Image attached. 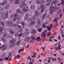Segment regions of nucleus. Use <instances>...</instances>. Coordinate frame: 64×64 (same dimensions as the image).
Returning <instances> with one entry per match:
<instances>
[{
	"instance_id": "1",
	"label": "nucleus",
	"mask_w": 64,
	"mask_h": 64,
	"mask_svg": "<svg viewBox=\"0 0 64 64\" xmlns=\"http://www.w3.org/2000/svg\"><path fill=\"white\" fill-rule=\"evenodd\" d=\"M36 19V17H33L32 18H29V20H30V21L31 23L30 24H28V27L32 28L33 27V25H34L35 23V21H34V20H35Z\"/></svg>"
},
{
	"instance_id": "2",
	"label": "nucleus",
	"mask_w": 64,
	"mask_h": 64,
	"mask_svg": "<svg viewBox=\"0 0 64 64\" xmlns=\"http://www.w3.org/2000/svg\"><path fill=\"white\" fill-rule=\"evenodd\" d=\"M6 25L8 26H11L13 24L12 21L10 20L6 21Z\"/></svg>"
},
{
	"instance_id": "3",
	"label": "nucleus",
	"mask_w": 64,
	"mask_h": 64,
	"mask_svg": "<svg viewBox=\"0 0 64 64\" xmlns=\"http://www.w3.org/2000/svg\"><path fill=\"white\" fill-rule=\"evenodd\" d=\"M47 32V30H45L43 32H42L41 33V36L43 38H45L46 36V33Z\"/></svg>"
},
{
	"instance_id": "4",
	"label": "nucleus",
	"mask_w": 64,
	"mask_h": 64,
	"mask_svg": "<svg viewBox=\"0 0 64 64\" xmlns=\"http://www.w3.org/2000/svg\"><path fill=\"white\" fill-rule=\"evenodd\" d=\"M50 10H52L54 12H55L56 11H57L58 8L56 7L51 6L50 8Z\"/></svg>"
},
{
	"instance_id": "5",
	"label": "nucleus",
	"mask_w": 64,
	"mask_h": 64,
	"mask_svg": "<svg viewBox=\"0 0 64 64\" xmlns=\"http://www.w3.org/2000/svg\"><path fill=\"white\" fill-rule=\"evenodd\" d=\"M29 13H27L25 15V18H24V20L25 21H26L28 19V18H29Z\"/></svg>"
},
{
	"instance_id": "6",
	"label": "nucleus",
	"mask_w": 64,
	"mask_h": 64,
	"mask_svg": "<svg viewBox=\"0 0 64 64\" xmlns=\"http://www.w3.org/2000/svg\"><path fill=\"white\" fill-rule=\"evenodd\" d=\"M2 48H3V49L2 50V51H4L6 48H7V47H6L5 45H4L1 46L0 47V49H2Z\"/></svg>"
},
{
	"instance_id": "7",
	"label": "nucleus",
	"mask_w": 64,
	"mask_h": 64,
	"mask_svg": "<svg viewBox=\"0 0 64 64\" xmlns=\"http://www.w3.org/2000/svg\"><path fill=\"white\" fill-rule=\"evenodd\" d=\"M41 9L42 10L40 12V13H42L44 11V5H42V4L41 5Z\"/></svg>"
},
{
	"instance_id": "8",
	"label": "nucleus",
	"mask_w": 64,
	"mask_h": 64,
	"mask_svg": "<svg viewBox=\"0 0 64 64\" xmlns=\"http://www.w3.org/2000/svg\"><path fill=\"white\" fill-rule=\"evenodd\" d=\"M29 33L28 32H25L23 34V35L22 36L23 37H26L28 35Z\"/></svg>"
},
{
	"instance_id": "9",
	"label": "nucleus",
	"mask_w": 64,
	"mask_h": 64,
	"mask_svg": "<svg viewBox=\"0 0 64 64\" xmlns=\"http://www.w3.org/2000/svg\"><path fill=\"white\" fill-rule=\"evenodd\" d=\"M31 33L32 34H35L36 33V30L34 28H32L31 30Z\"/></svg>"
},
{
	"instance_id": "10",
	"label": "nucleus",
	"mask_w": 64,
	"mask_h": 64,
	"mask_svg": "<svg viewBox=\"0 0 64 64\" xmlns=\"http://www.w3.org/2000/svg\"><path fill=\"white\" fill-rule=\"evenodd\" d=\"M26 6V4H21L20 5V8H25Z\"/></svg>"
},
{
	"instance_id": "11",
	"label": "nucleus",
	"mask_w": 64,
	"mask_h": 64,
	"mask_svg": "<svg viewBox=\"0 0 64 64\" xmlns=\"http://www.w3.org/2000/svg\"><path fill=\"white\" fill-rule=\"evenodd\" d=\"M31 37H27L24 40V41L25 42L28 41L29 40L31 39Z\"/></svg>"
},
{
	"instance_id": "12",
	"label": "nucleus",
	"mask_w": 64,
	"mask_h": 64,
	"mask_svg": "<svg viewBox=\"0 0 64 64\" xmlns=\"http://www.w3.org/2000/svg\"><path fill=\"white\" fill-rule=\"evenodd\" d=\"M15 45V43H12V44H10L9 47L10 48H12V47H14Z\"/></svg>"
},
{
	"instance_id": "13",
	"label": "nucleus",
	"mask_w": 64,
	"mask_h": 64,
	"mask_svg": "<svg viewBox=\"0 0 64 64\" xmlns=\"http://www.w3.org/2000/svg\"><path fill=\"white\" fill-rule=\"evenodd\" d=\"M19 18V16H17L16 18H14L13 19V21L15 22L16 21V20H18Z\"/></svg>"
},
{
	"instance_id": "14",
	"label": "nucleus",
	"mask_w": 64,
	"mask_h": 64,
	"mask_svg": "<svg viewBox=\"0 0 64 64\" xmlns=\"http://www.w3.org/2000/svg\"><path fill=\"white\" fill-rule=\"evenodd\" d=\"M16 42V40L14 39H13L12 40H11L10 42L11 43H15V42Z\"/></svg>"
},
{
	"instance_id": "15",
	"label": "nucleus",
	"mask_w": 64,
	"mask_h": 64,
	"mask_svg": "<svg viewBox=\"0 0 64 64\" xmlns=\"http://www.w3.org/2000/svg\"><path fill=\"white\" fill-rule=\"evenodd\" d=\"M30 7L31 9H34L35 8V6L34 5H30Z\"/></svg>"
},
{
	"instance_id": "16",
	"label": "nucleus",
	"mask_w": 64,
	"mask_h": 64,
	"mask_svg": "<svg viewBox=\"0 0 64 64\" xmlns=\"http://www.w3.org/2000/svg\"><path fill=\"white\" fill-rule=\"evenodd\" d=\"M58 2V0H55L51 4V5H53V4H54L55 5H56V3H57Z\"/></svg>"
},
{
	"instance_id": "17",
	"label": "nucleus",
	"mask_w": 64,
	"mask_h": 64,
	"mask_svg": "<svg viewBox=\"0 0 64 64\" xmlns=\"http://www.w3.org/2000/svg\"><path fill=\"white\" fill-rule=\"evenodd\" d=\"M9 33L11 34H13L15 33V32L13 30H11L9 32Z\"/></svg>"
},
{
	"instance_id": "18",
	"label": "nucleus",
	"mask_w": 64,
	"mask_h": 64,
	"mask_svg": "<svg viewBox=\"0 0 64 64\" xmlns=\"http://www.w3.org/2000/svg\"><path fill=\"white\" fill-rule=\"evenodd\" d=\"M10 7V4H8L6 5L4 7V8L5 9H7Z\"/></svg>"
},
{
	"instance_id": "19",
	"label": "nucleus",
	"mask_w": 64,
	"mask_h": 64,
	"mask_svg": "<svg viewBox=\"0 0 64 64\" xmlns=\"http://www.w3.org/2000/svg\"><path fill=\"white\" fill-rule=\"evenodd\" d=\"M34 37V35H32V40H33V41H34L36 39V38Z\"/></svg>"
},
{
	"instance_id": "20",
	"label": "nucleus",
	"mask_w": 64,
	"mask_h": 64,
	"mask_svg": "<svg viewBox=\"0 0 64 64\" xmlns=\"http://www.w3.org/2000/svg\"><path fill=\"white\" fill-rule=\"evenodd\" d=\"M35 16H38V15H39V14H40V13H39V12H38V11H36L35 12Z\"/></svg>"
},
{
	"instance_id": "21",
	"label": "nucleus",
	"mask_w": 64,
	"mask_h": 64,
	"mask_svg": "<svg viewBox=\"0 0 64 64\" xmlns=\"http://www.w3.org/2000/svg\"><path fill=\"white\" fill-rule=\"evenodd\" d=\"M46 13H45L43 15L42 18V20H44V18L45 17V16H46Z\"/></svg>"
},
{
	"instance_id": "22",
	"label": "nucleus",
	"mask_w": 64,
	"mask_h": 64,
	"mask_svg": "<svg viewBox=\"0 0 64 64\" xmlns=\"http://www.w3.org/2000/svg\"><path fill=\"white\" fill-rule=\"evenodd\" d=\"M20 44V41H18L16 42V45L19 46Z\"/></svg>"
},
{
	"instance_id": "23",
	"label": "nucleus",
	"mask_w": 64,
	"mask_h": 64,
	"mask_svg": "<svg viewBox=\"0 0 64 64\" xmlns=\"http://www.w3.org/2000/svg\"><path fill=\"white\" fill-rule=\"evenodd\" d=\"M37 23L38 24V25H41V24L40 22V19H39L37 22Z\"/></svg>"
},
{
	"instance_id": "24",
	"label": "nucleus",
	"mask_w": 64,
	"mask_h": 64,
	"mask_svg": "<svg viewBox=\"0 0 64 64\" xmlns=\"http://www.w3.org/2000/svg\"><path fill=\"white\" fill-rule=\"evenodd\" d=\"M46 28L48 30H49V31H50L51 30V28H51L50 26H47L46 27Z\"/></svg>"
},
{
	"instance_id": "25",
	"label": "nucleus",
	"mask_w": 64,
	"mask_h": 64,
	"mask_svg": "<svg viewBox=\"0 0 64 64\" xmlns=\"http://www.w3.org/2000/svg\"><path fill=\"white\" fill-rule=\"evenodd\" d=\"M22 10L24 12H28L29 11V10L24 8Z\"/></svg>"
},
{
	"instance_id": "26",
	"label": "nucleus",
	"mask_w": 64,
	"mask_h": 64,
	"mask_svg": "<svg viewBox=\"0 0 64 64\" xmlns=\"http://www.w3.org/2000/svg\"><path fill=\"white\" fill-rule=\"evenodd\" d=\"M5 13L4 12H3L2 13L1 12H0V14L2 16H5Z\"/></svg>"
},
{
	"instance_id": "27",
	"label": "nucleus",
	"mask_w": 64,
	"mask_h": 64,
	"mask_svg": "<svg viewBox=\"0 0 64 64\" xmlns=\"http://www.w3.org/2000/svg\"><path fill=\"white\" fill-rule=\"evenodd\" d=\"M15 2H14V4H17L18 2H20V0H14Z\"/></svg>"
},
{
	"instance_id": "28",
	"label": "nucleus",
	"mask_w": 64,
	"mask_h": 64,
	"mask_svg": "<svg viewBox=\"0 0 64 64\" xmlns=\"http://www.w3.org/2000/svg\"><path fill=\"white\" fill-rule=\"evenodd\" d=\"M36 4H39L41 3V2L40 0H37L36 1Z\"/></svg>"
},
{
	"instance_id": "29",
	"label": "nucleus",
	"mask_w": 64,
	"mask_h": 64,
	"mask_svg": "<svg viewBox=\"0 0 64 64\" xmlns=\"http://www.w3.org/2000/svg\"><path fill=\"white\" fill-rule=\"evenodd\" d=\"M8 12H6V15H5V18H6L8 17Z\"/></svg>"
},
{
	"instance_id": "30",
	"label": "nucleus",
	"mask_w": 64,
	"mask_h": 64,
	"mask_svg": "<svg viewBox=\"0 0 64 64\" xmlns=\"http://www.w3.org/2000/svg\"><path fill=\"white\" fill-rule=\"evenodd\" d=\"M40 25H39V24H38L37 25L36 28V29H39V28H40Z\"/></svg>"
},
{
	"instance_id": "31",
	"label": "nucleus",
	"mask_w": 64,
	"mask_h": 64,
	"mask_svg": "<svg viewBox=\"0 0 64 64\" xmlns=\"http://www.w3.org/2000/svg\"><path fill=\"white\" fill-rule=\"evenodd\" d=\"M37 40L38 41H40L41 40V39L40 37H38L37 38Z\"/></svg>"
},
{
	"instance_id": "32",
	"label": "nucleus",
	"mask_w": 64,
	"mask_h": 64,
	"mask_svg": "<svg viewBox=\"0 0 64 64\" xmlns=\"http://www.w3.org/2000/svg\"><path fill=\"white\" fill-rule=\"evenodd\" d=\"M3 3H4V4L5 5L7 3V2L6 0H4L3 1Z\"/></svg>"
},
{
	"instance_id": "33",
	"label": "nucleus",
	"mask_w": 64,
	"mask_h": 64,
	"mask_svg": "<svg viewBox=\"0 0 64 64\" xmlns=\"http://www.w3.org/2000/svg\"><path fill=\"white\" fill-rule=\"evenodd\" d=\"M52 59V58H49L48 59V62H51V60Z\"/></svg>"
},
{
	"instance_id": "34",
	"label": "nucleus",
	"mask_w": 64,
	"mask_h": 64,
	"mask_svg": "<svg viewBox=\"0 0 64 64\" xmlns=\"http://www.w3.org/2000/svg\"><path fill=\"white\" fill-rule=\"evenodd\" d=\"M51 60H52V61H56V58H52V59Z\"/></svg>"
},
{
	"instance_id": "35",
	"label": "nucleus",
	"mask_w": 64,
	"mask_h": 64,
	"mask_svg": "<svg viewBox=\"0 0 64 64\" xmlns=\"http://www.w3.org/2000/svg\"><path fill=\"white\" fill-rule=\"evenodd\" d=\"M23 31V29H20L19 30H18V33H21V32H22Z\"/></svg>"
},
{
	"instance_id": "36",
	"label": "nucleus",
	"mask_w": 64,
	"mask_h": 64,
	"mask_svg": "<svg viewBox=\"0 0 64 64\" xmlns=\"http://www.w3.org/2000/svg\"><path fill=\"white\" fill-rule=\"evenodd\" d=\"M2 41L4 42H6V40H5V39L3 37H2Z\"/></svg>"
},
{
	"instance_id": "37",
	"label": "nucleus",
	"mask_w": 64,
	"mask_h": 64,
	"mask_svg": "<svg viewBox=\"0 0 64 64\" xmlns=\"http://www.w3.org/2000/svg\"><path fill=\"white\" fill-rule=\"evenodd\" d=\"M3 31V28L2 27H0V32H2Z\"/></svg>"
},
{
	"instance_id": "38",
	"label": "nucleus",
	"mask_w": 64,
	"mask_h": 64,
	"mask_svg": "<svg viewBox=\"0 0 64 64\" xmlns=\"http://www.w3.org/2000/svg\"><path fill=\"white\" fill-rule=\"evenodd\" d=\"M18 26V24H14L13 25V26H14V27H17Z\"/></svg>"
},
{
	"instance_id": "39",
	"label": "nucleus",
	"mask_w": 64,
	"mask_h": 64,
	"mask_svg": "<svg viewBox=\"0 0 64 64\" xmlns=\"http://www.w3.org/2000/svg\"><path fill=\"white\" fill-rule=\"evenodd\" d=\"M14 18V15L13 14H12L10 16V19H13Z\"/></svg>"
},
{
	"instance_id": "40",
	"label": "nucleus",
	"mask_w": 64,
	"mask_h": 64,
	"mask_svg": "<svg viewBox=\"0 0 64 64\" xmlns=\"http://www.w3.org/2000/svg\"><path fill=\"white\" fill-rule=\"evenodd\" d=\"M45 24L43 23L42 24V27L44 28L46 27V26L45 25Z\"/></svg>"
},
{
	"instance_id": "41",
	"label": "nucleus",
	"mask_w": 64,
	"mask_h": 64,
	"mask_svg": "<svg viewBox=\"0 0 64 64\" xmlns=\"http://www.w3.org/2000/svg\"><path fill=\"white\" fill-rule=\"evenodd\" d=\"M26 1V0H22L21 2L22 3H25Z\"/></svg>"
},
{
	"instance_id": "42",
	"label": "nucleus",
	"mask_w": 64,
	"mask_h": 64,
	"mask_svg": "<svg viewBox=\"0 0 64 64\" xmlns=\"http://www.w3.org/2000/svg\"><path fill=\"white\" fill-rule=\"evenodd\" d=\"M38 31L39 32H41V31H42V28H41L39 29L38 30Z\"/></svg>"
},
{
	"instance_id": "43",
	"label": "nucleus",
	"mask_w": 64,
	"mask_h": 64,
	"mask_svg": "<svg viewBox=\"0 0 64 64\" xmlns=\"http://www.w3.org/2000/svg\"><path fill=\"white\" fill-rule=\"evenodd\" d=\"M58 19L59 18H55L54 20V21H55V22H57V20H58Z\"/></svg>"
},
{
	"instance_id": "44",
	"label": "nucleus",
	"mask_w": 64,
	"mask_h": 64,
	"mask_svg": "<svg viewBox=\"0 0 64 64\" xmlns=\"http://www.w3.org/2000/svg\"><path fill=\"white\" fill-rule=\"evenodd\" d=\"M2 35L3 36H4L5 37V36H6L7 34H6V33L5 32H3L2 33Z\"/></svg>"
},
{
	"instance_id": "45",
	"label": "nucleus",
	"mask_w": 64,
	"mask_h": 64,
	"mask_svg": "<svg viewBox=\"0 0 64 64\" xmlns=\"http://www.w3.org/2000/svg\"><path fill=\"white\" fill-rule=\"evenodd\" d=\"M50 10V14H53V10Z\"/></svg>"
},
{
	"instance_id": "46",
	"label": "nucleus",
	"mask_w": 64,
	"mask_h": 64,
	"mask_svg": "<svg viewBox=\"0 0 64 64\" xmlns=\"http://www.w3.org/2000/svg\"><path fill=\"white\" fill-rule=\"evenodd\" d=\"M5 37L6 38H9V36L8 35H6L5 36Z\"/></svg>"
},
{
	"instance_id": "47",
	"label": "nucleus",
	"mask_w": 64,
	"mask_h": 64,
	"mask_svg": "<svg viewBox=\"0 0 64 64\" xmlns=\"http://www.w3.org/2000/svg\"><path fill=\"white\" fill-rule=\"evenodd\" d=\"M0 5L1 6H4L5 5L4 4V2H2V3H0Z\"/></svg>"
},
{
	"instance_id": "48",
	"label": "nucleus",
	"mask_w": 64,
	"mask_h": 64,
	"mask_svg": "<svg viewBox=\"0 0 64 64\" xmlns=\"http://www.w3.org/2000/svg\"><path fill=\"white\" fill-rule=\"evenodd\" d=\"M0 23L2 25H3V26L4 25V23L3 22H1Z\"/></svg>"
},
{
	"instance_id": "49",
	"label": "nucleus",
	"mask_w": 64,
	"mask_h": 64,
	"mask_svg": "<svg viewBox=\"0 0 64 64\" xmlns=\"http://www.w3.org/2000/svg\"><path fill=\"white\" fill-rule=\"evenodd\" d=\"M8 58L9 59L8 60V61H11L12 60V58H10V56H8Z\"/></svg>"
},
{
	"instance_id": "50",
	"label": "nucleus",
	"mask_w": 64,
	"mask_h": 64,
	"mask_svg": "<svg viewBox=\"0 0 64 64\" xmlns=\"http://www.w3.org/2000/svg\"><path fill=\"white\" fill-rule=\"evenodd\" d=\"M42 4H41V5L42 4V5H44V4H44V3H45V1H44V0H42Z\"/></svg>"
},
{
	"instance_id": "51",
	"label": "nucleus",
	"mask_w": 64,
	"mask_h": 64,
	"mask_svg": "<svg viewBox=\"0 0 64 64\" xmlns=\"http://www.w3.org/2000/svg\"><path fill=\"white\" fill-rule=\"evenodd\" d=\"M53 24H52L50 25V26H49L51 28H53Z\"/></svg>"
},
{
	"instance_id": "52",
	"label": "nucleus",
	"mask_w": 64,
	"mask_h": 64,
	"mask_svg": "<svg viewBox=\"0 0 64 64\" xmlns=\"http://www.w3.org/2000/svg\"><path fill=\"white\" fill-rule=\"evenodd\" d=\"M23 35L22 33H21L20 34H19L18 35V37H20L21 36H22Z\"/></svg>"
},
{
	"instance_id": "53",
	"label": "nucleus",
	"mask_w": 64,
	"mask_h": 64,
	"mask_svg": "<svg viewBox=\"0 0 64 64\" xmlns=\"http://www.w3.org/2000/svg\"><path fill=\"white\" fill-rule=\"evenodd\" d=\"M20 12V10L19 9H18L16 10L17 13H19Z\"/></svg>"
},
{
	"instance_id": "54",
	"label": "nucleus",
	"mask_w": 64,
	"mask_h": 64,
	"mask_svg": "<svg viewBox=\"0 0 64 64\" xmlns=\"http://www.w3.org/2000/svg\"><path fill=\"white\" fill-rule=\"evenodd\" d=\"M34 57L35 58L36 57V55H34V56L32 55V58H34Z\"/></svg>"
},
{
	"instance_id": "55",
	"label": "nucleus",
	"mask_w": 64,
	"mask_h": 64,
	"mask_svg": "<svg viewBox=\"0 0 64 64\" xmlns=\"http://www.w3.org/2000/svg\"><path fill=\"white\" fill-rule=\"evenodd\" d=\"M45 40H46V38H42V42H43V41H45Z\"/></svg>"
},
{
	"instance_id": "56",
	"label": "nucleus",
	"mask_w": 64,
	"mask_h": 64,
	"mask_svg": "<svg viewBox=\"0 0 64 64\" xmlns=\"http://www.w3.org/2000/svg\"><path fill=\"white\" fill-rule=\"evenodd\" d=\"M61 47V45H58V48H60Z\"/></svg>"
},
{
	"instance_id": "57",
	"label": "nucleus",
	"mask_w": 64,
	"mask_h": 64,
	"mask_svg": "<svg viewBox=\"0 0 64 64\" xmlns=\"http://www.w3.org/2000/svg\"><path fill=\"white\" fill-rule=\"evenodd\" d=\"M22 24L23 26H24L25 25V23L23 22H22Z\"/></svg>"
},
{
	"instance_id": "58",
	"label": "nucleus",
	"mask_w": 64,
	"mask_h": 64,
	"mask_svg": "<svg viewBox=\"0 0 64 64\" xmlns=\"http://www.w3.org/2000/svg\"><path fill=\"white\" fill-rule=\"evenodd\" d=\"M8 57H7V58H5V60H8V59H9V58H8Z\"/></svg>"
},
{
	"instance_id": "59",
	"label": "nucleus",
	"mask_w": 64,
	"mask_h": 64,
	"mask_svg": "<svg viewBox=\"0 0 64 64\" xmlns=\"http://www.w3.org/2000/svg\"><path fill=\"white\" fill-rule=\"evenodd\" d=\"M51 37H49V41H51V42L52 41V40H51Z\"/></svg>"
},
{
	"instance_id": "60",
	"label": "nucleus",
	"mask_w": 64,
	"mask_h": 64,
	"mask_svg": "<svg viewBox=\"0 0 64 64\" xmlns=\"http://www.w3.org/2000/svg\"><path fill=\"white\" fill-rule=\"evenodd\" d=\"M2 16V19L3 20H4L5 19V16Z\"/></svg>"
},
{
	"instance_id": "61",
	"label": "nucleus",
	"mask_w": 64,
	"mask_h": 64,
	"mask_svg": "<svg viewBox=\"0 0 64 64\" xmlns=\"http://www.w3.org/2000/svg\"><path fill=\"white\" fill-rule=\"evenodd\" d=\"M60 30L61 34H63V30Z\"/></svg>"
},
{
	"instance_id": "62",
	"label": "nucleus",
	"mask_w": 64,
	"mask_h": 64,
	"mask_svg": "<svg viewBox=\"0 0 64 64\" xmlns=\"http://www.w3.org/2000/svg\"><path fill=\"white\" fill-rule=\"evenodd\" d=\"M26 31H29V29L28 28H26L25 29Z\"/></svg>"
},
{
	"instance_id": "63",
	"label": "nucleus",
	"mask_w": 64,
	"mask_h": 64,
	"mask_svg": "<svg viewBox=\"0 0 64 64\" xmlns=\"http://www.w3.org/2000/svg\"><path fill=\"white\" fill-rule=\"evenodd\" d=\"M17 15L18 14H14V17H17Z\"/></svg>"
},
{
	"instance_id": "64",
	"label": "nucleus",
	"mask_w": 64,
	"mask_h": 64,
	"mask_svg": "<svg viewBox=\"0 0 64 64\" xmlns=\"http://www.w3.org/2000/svg\"><path fill=\"white\" fill-rule=\"evenodd\" d=\"M49 17V15L47 14L46 15V18H48Z\"/></svg>"
}]
</instances>
